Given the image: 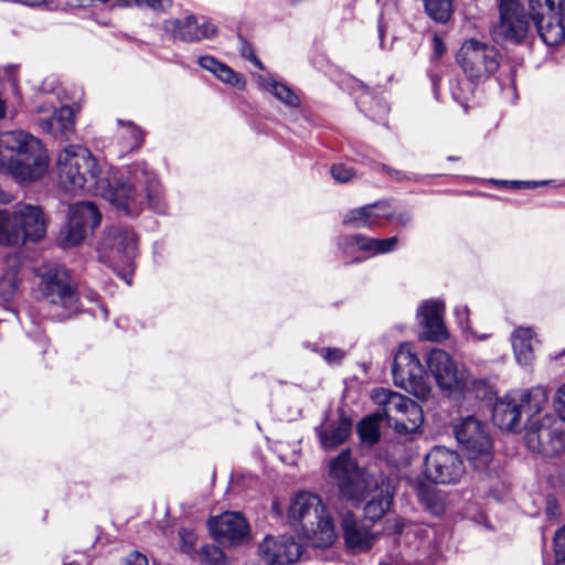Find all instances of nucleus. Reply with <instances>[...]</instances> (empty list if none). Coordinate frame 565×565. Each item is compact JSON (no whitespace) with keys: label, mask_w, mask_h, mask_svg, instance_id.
<instances>
[{"label":"nucleus","mask_w":565,"mask_h":565,"mask_svg":"<svg viewBox=\"0 0 565 565\" xmlns=\"http://www.w3.org/2000/svg\"><path fill=\"white\" fill-rule=\"evenodd\" d=\"M57 170L65 192L99 195L127 216H137L146 204L156 213L167 210L161 184L145 161L128 166V178L117 179L88 149L70 145L58 153Z\"/></svg>","instance_id":"nucleus-1"},{"label":"nucleus","mask_w":565,"mask_h":565,"mask_svg":"<svg viewBox=\"0 0 565 565\" xmlns=\"http://www.w3.org/2000/svg\"><path fill=\"white\" fill-rule=\"evenodd\" d=\"M547 402L546 391L543 387L511 391L498 398L492 409V420L501 430L515 431L522 426L525 416V444L533 452L556 450L554 444L561 443L562 434L554 427L557 418L554 415L540 416Z\"/></svg>","instance_id":"nucleus-2"},{"label":"nucleus","mask_w":565,"mask_h":565,"mask_svg":"<svg viewBox=\"0 0 565 565\" xmlns=\"http://www.w3.org/2000/svg\"><path fill=\"white\" fill-rule=\"evenodd\" d=\"M330 477L337 480L341 494L348 500L360 503L369 497V490L374 487L371 499L364 505L366 519L375 522L391 508L393 491L388 482L381 484L370 479L351 458L349 450H343L329 465Z\"/></svg>","instance_id":"nucleus-3"},{"label":"nucleus","mask_w":565,"mask_h":565,"mask_svg":"<svg viewBox=\"0 0 565 565\" xmlns=\"http://www.w3.org/2000/svg\"><path fill=\"white\" fill-rule=\"evenodd\" d=\"M0 167L19 183L41 179L49 167L47 152L40 139L23 130L0 134Z\"/></svg>","instance_id":"nucleus-4"},{"label":"nucleus","mask_w":565,"mask_h":565,"mask_svg":"<svg viewBox=\"0 0 565 565\" xmlns=\"http://www.w3.org/2000/svg\"><path fill=\"white\" fill-rule=\"evenodd\" d=\"M288 514L292 522L299 523L306 540L315 547L328 548L335 542L333 519L319 495L307 491L297 493Z\"/></svg>","instance_id":"nucleus-5"},{"label":"nucleus","mask_w":565,"mask_h":565,"mask_svg":"<svg viewBox=\"0 0 565 565\" xmlns=\"http://www.w3.org/2000/svg\"><path fill=\"white\" fill-rule=\"evenodd\" d=\"M46 227L47 220L39 205L17 203L11 214L0 211V245L39 242L45 236Z\"/></svg>","instance_id":"nucleus-6"},{"label":"nucleus","mask_w":565,"mask_h":565,"mask_svg":"<svg viewBox=\"0 0 565 565\" xmlns=\"http://www.w3.org/2000/svg\"><path fill=\"white\" fill-rule=\"evenodd\" d=\"M136 255L137 238L130 228L114 225L105 231L98 246L99 260L113 268L128 285Z\"/></svg>","instance_id":"nucleus-7"},{"label":"nucleus","mask_w":565,"mask_h":565,"mask_svg":"<svg viewBox=\"0 0 565 565\" xmlns=\"http://www.w3.org/2000/svg\"><path fill=\"white\" fill-rule=\"evenodd\" d=\"M39 278V289L43 300L52 307L54 318L64 320L79 312L77 290L64 268H45L40 270Z\"/></svg>","instance_id":"nucleus-8"},{"label":"nucleus","mask_w":565,"mask_h":565,"mask_svg":"<svg viewBox=\"0 0 565 565\" xmlns=\"http://www.w3.org/2000/svg\"><path fill=\"white\" fill-rule=\"evenodd\" d=\"M392 375L397 387L422 401L429 397V377L412 343L405 342L398 347L392 365Z\"/></svg>","instance_id":"nucleus-9"},{"label":"nucleus","mask_w":565,"mask_h":565,"mask_svg":"<svg viewBox=\"0 0 565 565\" xmlns=\"http://www.w3.org/2000/svg\"><path fill=\"white\" fill-rule=\"evenodd\" d=\"M454 434L475 469H487L492 458V441L484 425L468 416L454 425Z\"/></svg>","instance_id":"nucleus-10"},{"label":"nucleus","mask_w":565,"mask_h":565,"mask_svg":"<svg viewBox=\"0 0 565 565\" xmlns=\"http://www.w3.org/2000/svg\"><path fill=\"white\" fill-rule=\"evenodd\" d=\"M530 17L550 46L565 40V0H529Z\"/></svg>","instance_id":"nucleus-11"},{"label":"nucleus","mask_w":565,"mask_h":565,"mask_svg":"<svg viewBox=\"0 0 565 565\" xmlns=\"http://www.w3.org/2000/svg\"><path fill=\"white\" fill-rule=\"evenodd\" d=\"M457 61L472 82L483 81L499 67L498 50L477 40H468L460 47Z\"/></svg>","instance_id":"nucleus-12"},{"label":"nucleus","mask_w":565,"mask_h":565,"mask_svg":"<svg viewBox=\"0 0 565 565\" xmlns=\"http://www.w3.org/2000/svg\"><path fill=\"white\" fill-rule=\"evenodd\" d=\"M499 21L493 26V38L498 42L522 44L530 33V22L523 6L516 0H501Z\"/></svg>","instance_id":"nucleus-13"},{"label":"nucleus","mask_w":565,"mask_h":565,"mask_svg":"<svg viewBox=\"0 0 565 565\" xmlns=\"http://www.w3.org/2000/svg\"><path fill=\"white\" fill-rule=\"evenodd\" d=\"M465 471L460 456L445 447H434L425 457V476L435 483H456Z\"/></svg>","instance_id":"nucleus-14"},{"label":"nucleus","mask_w":565,"mask_h":565,"mask_svg":"<svg viewBox=\"0 0 565 565\" xmlns=\"http://www.w3.org/2000/svg\"><path fill=\"white\" fill-rule=\"evenodd\" d=\"M102 214L92 202H78L71 206L68 222L61 231L60 238L63 247L81 244L89 230L100 223Z\"/></svg>","instance_id":"nucleus-15"},{"label":"nucleus","mask_w":565,"mask_h":565,"mask_svg":"<svg viewBox=\"0 0 565 565\" xmlns=\"http://www.w3.org/2000/svg\"><path fill=\"white\" fill-rule=\"evenodd\" d=\"M387 425L397 433L411 434L416 431L424 422L420 406L409 397L395 393L388 402L385 412H376Z\"/></svg>","instance_id":"nucleus-16"},{"label":"nucleus","mask_w":565,"mask_h":565,"mask_svg":"<svg viewBox=\"0 0 565 565\" xmlns=\"http://www.w3.org/2000/svg\"><path fill=\"white\" fill-rule=\"evenodd\" d=\"M305 552L300 537L267 535L258 546L260 558L268 565H289L298 562Z\"/></svg>","instance_id":"nucleus-17"},{"label":"nucleus","mask_w":565,"mask_h":565,"mask_svg":"<svg viewBox=\"0 0 565 565\" xmlns=\"http://www.w3.org/2000/svg\"><path fill=\"white\" fill-rule=\"evenodd\" d=\"M341 531L345 550L352 555L367 553L380 535L373 532L363 521L355 518L352 512L342 515Z\"/></svg>","instance_id":"nucleus-18"},{"label":"nucleus","mask_w":565,"mask_h":565,"mask_svg":"<svg viewBox=\"0 0 565 565\" xmlns=\"http://www.w3.org/2000/svg\"><path fill=\"white\" fill-rule=\"evenodd\" d=\"M427 365L440 390L454 394L462 381L466 369L459 370L451 356L441 349L429 352Z\"/></svg>","instance_id":"nucleus-19"},{"label":"nucleus","mask_w":565,"mask_h":565,"mask_svg":"<svg viewBox=\"0 0 565 565\" xmlns=\"http://www.w3.org/2000/svg\"><path fill=\"white\" fill-rule=\"evenodd\" d=\"M166 32L170 33L174 39L183 42H196L202 39H212L216 35L217 29L210 21L199 20L192 15H185L179 19H168L163 23Z\"/></svg>","instance_id":"nucleus-20"},{"label":"nucleus","mask_w":565,"mask_h":565,"mask_svg":"<svg viewBox=\"0 0 565 565\" xmlns=\"http://www.w3.org/2000/svg\"><path fill=\"white\" fill-rule=\"evenodd\" d=\"M338 247L344 255H350L355 250L366 253L369 256L388 254L397 248L398 238L392 236L387 238H374L362 234L341 235L338 238Z\"/></svg>","instance_id":"nucleus-21"},{"label":"nucleus","mask_w":565,"mask_h":565,"mask_svg":"<svg viewBox=\"0 0 565 565\" xmlns=\"http://www.w3.org/2000/svg\"><path fill=\"white\" fill-rule=\"evenodd\" d=\"M211 534L220 542L237 544L248 535L249 527L239 512H225L209 521Z\"/></svg>","instance_id":"nucleus-22"},{"label":"nucleus","mask_w":565,"mask_h":565,"mask_svg":"<svg viewBox=\"0 0 565 565\" xmlns=\"http://www.w3.org/2000/svg\"><path fill=\"white\" fill-rule=\"evenodd\" d=\"M445 305L439 300H427L419 307L417 316L423 327V337L430 341H438L447 335L443 321Z\"/></svg>","instance_id":"nucleus-23"},{"label":"nucleus","mask_w":565,"mask_h":565,"mask_svg":"<svg viewBox=\"0 0 565 565\" xmlns=\"http://www.w3.org/2000/svg\"><path fill=\"white\" fill-rule=\"evenodd\" d=\"M118 126L111 151L118 158H122L142 145L145 132L131 121L118 119Z\"/></svg>","instance_id":"nucleus-24"},{"label":"nucleus","mask_w":565,"mask_h":565,"mask_svg":"<svg viewBox=\"0 0 565 565\" xmlns=\"http://www.w3.org/2000/svg\"><path fill=\"white\" fill-rule=\"evenodd\" d=\"M41 127L56 139H70L74 132V114L70 106L54 110L50 118L41 119Z\"/></svg>","instance_id":"nucleus-25"},{"label":"nucleus","mask_w":565,"mask_h":565,"mask_svg":"<svg viewBox=\"0 0 565 565\" xmlns=\"http://www.w3.org/2000/svg\"><path fill=\"white\" fill-rule=\"evenodd\" d=\"M512 348L519 364L527 365L533 360V331L519 328L512 333Z\"/></svg>","instance_id":"nucleus-26"},{"label":"nucleus","mask_w":565,"mask_h":565,"mask_svg":"<svg viewBox=\"0 0 565 565\" xmlns=\"http://www.w3.org/2000/svg\"><path fill=\"white\" fill-rule=\"evenodd\" d=\"M416 494L423 505L434 515H441L446 510V499L441 491L430 484L419 482Z\"/></svg>","instance_id":"nucleus-27"},{"label":"nucleus","mask_w":565,"mask_h":565,"mask_svg":"<svg viewBox=\"0 0 565 565\" xmlns=\"http://www.w3.org/2000/svg\"><path fill=\"white\" fill-rule=\"evenodd\" d=\"M492 386L486 379H477L467 370L462 375V381L454 394L470 395L477 399L490 398L492 395Z\"/></svg>","instance_id":"nucleus-28"},{"label":"nucleus","mask_w":565,"mask_h":565,"mask_svg":"<svg viewBox=\"0 0 565 565\" xmlns=\"http://www.w3.org/2000/svg\"><path fill=\"white\" fill-rule=\"evenodd\" d=\"M356 105L366 116L374 120L384 118L390 110L387 103L383 98L373 96L367 88H364L356 97Z\"/></svg>","instance_id":"nucleus-29"},{"label":"nucleus","mask_w":565,"mask_h":565,"mask_svg":"<svg viewBox=\"0 0 565 565\" xmlns=\"http://www.w3.org/2000/svg\"><path fill=\"white\" fill-rule=\"evenodd\" d=\"M352 422L341 417L329 430L320 434V440L326 449H332L347 440L351 434Z\"/></svg>","instance_id":"nucleus-30"},{"label":"nucleus","mask_w":565,"mask_h":565,"mask_svg":"<svg viewBox=\"0 0 565 565\" xmlns=\"http://www.w3.org/2000/svg\"><path fill=\"white\" fill-rule=\"evenodd\" d=\"M262 88L273 94L278 100L290 107H297L300 104L298 96L284 83L277 82L265 76L258 77Z\"/></svg>","instance_id":"nucleus-31"},{"label":"nucleus","mask_w":565,"mask_h":565,"mask_svg":"<svg viewBox=\"0 0 565 565\" xmlns=\"http://www.w3.org/2000/svg\"><path fill=\"white\" fill-rule=\"evenodd\" d=\"M383 419L376 412L363 418L358 425V434L363 443L373 445L380 439V423Z\"/></svg>","instance_id":"nucleus-32"},{"label":"nucleus","mask_w":565,"mask_h":565,"mask_svg":"<svg viewBox=\"0 0 565 565\" xmlns=\"http://www.w3.org/2000/svg\"><path fill=\"white\" fill-rule=\"evenodd\" d=\"M376 205H364L358 209L350 210L343 217V224L355 228L373 227L374 215L372 209Z\"/></svg>","instance_id":"nucleus-33"},{"label":"nucleus","mask_w":565,"mask_h":565,"mask_svg":"<svg viewBox=\"0 0 565 565\" xmlns=\"http://www.w3.org/2000/svg\"><path fill=\"white\" fill-rule=\"evenodd\" d=\"M426 13L436 22L446 23L452 10L451 0H424Z\"/></svg>","instance_id":"nucleus-34"},{"label":"nucleus","mask_w":565,"mask_h":565,"mask_svg":"<svg viewBox=\"0 0 565 565\" xmlns=\"http://www.w3.org/2000/svg\"><path fill=\"white\" fill-rule=\"evenodd\" d=\"M469 308L466 305H460L455 308V316L462 331L466 333L467 339H472L476 341H486L490 338L489 333H477L470 327L469 320Z\"/></svg>","instance_id":"nucleus-35"},{"label":"nucleus","mask_w":565,"mask_h":565,"mask_svg":"<svg viewBox=\"0 0 565 565\" xmlns=\"http://www.w3.org/2000/svg\"><path fill=\"white\" fill-rule=\"evenodd\" d=\"M204 565H225L226 556L216 545H204L195 556Z\"/></svg>","instance_id":"nucleus-36"},{"label":"nucleus","mask_w":565,"mask_h":565,"mask_svg":"<svg viewBox=\"0 0 565 565\" xmlns=\"http://www.w3.org/2000/svg\"><path fill=\"white\" fill-rule=\"evenodd\" d=\"M178 548L181 553L189 555L191 558H194L198 554L195 551V545L198 541V535L192 529L181 527L178 532Z\"/></svg>","instance_id":"nucleus-37"},{"label":"nucleus","mask_w":565,"mask_h":565,"mask_svg":"<svg viewBox=\"0 0 565 565\" xmlns=\"http://www.w3.org/2000/svg\"><path fill=\"white\" fill-rule=\"evenodd\" d=\"M215 76L223 83L228 84L238 89H243L246 84L244 77L239 73L233 71L225 64L221 65Z\"/></svg>","instance_id":"nucleus-38"},{"label":"nucleus","mask_w":565,"mask_h":565,"mask_svg":"<svg viewBox=\"0 0 565 565\" xmlns=\"http://www.w3.org/2000/svg\"><path fill=\"white\" fill-rule=\"evenodd\" d=\"M554 553L556 565H565V525L554 536Z\"/></svg>","instance_id":"nucleus-39"},{"label":"nucleus","mask_w":565,"mask_h":565,"mask_svg":"<svg viewBox=\"0 0 565 565\" xmlns=\"http://www.w3.org/2000/svg\"><path fill=\"white\" fill-rule=\"evenodd\" d=\"M238 42L241 56L250 61L259 70H264L262 61L256 56L253 46L245 40V38L238 35Z\"/></svg>","instance_id":"nucleus-40"},{"label":"nucleus","mask_w":565,"mask_h":565,"mask_svg":"<svg viewBox=\"0 0 565 565\" xmlns=\"http://www.w3.org/2000/svg\"><path fill=\"white\" fill-rule=\"evenodd\" d=\"M396 392L380 387L374 388L371 394L372 401L380 407L377 412H385L388 406V402H391V397L395 395Z\"/></svg>","instance_id":"nucleus-41"},{"label":"nucleus","mask_w":565,"mask_h":565,"mask_svg":"<svg viewBox=\"0 0 565 565\" xmlns=\"http://www.w3.org/2000/svg\"><path fill=\"white\" fill-rule=\"evenodd\" d=\"M331 175L335 181L344 183L355 175V171L345 163H335L331 167Z\"/></svg>","instance_id":"nucleus-42"},{"label":"nucleus","mask_w":565,"mask_h":565,"mask_svg":"<svg viewBox=\"0 0 565 565\" xmlns=\"http://www.w3.org/2000/svg\"><path fill=\"white\" fill-rule=\"evenodd\" d=\"M319 354L328 364H340L345 356V352L338 348H322Z\"/></svg>","instance_id":"nucleus-43"},{"label":"nucleus","mask_w":565,"mask_h":565,"mask_svg":"<svg viewBox=\"0 0 565 565\" xmlns=\"http://www.w3.org/2000/svg\"><path fill=\"white\" fill-rule=\"evenodd\" d=\"M372 205H376L372 209V213L374 215V226L380 224L382 218H392L394 214L388 210V202L380 201L373 203Z\"/></svg>","instance_id":"nucleus-44"},{"label":"nucleus","mask_w":565,"mask_h":565,"mask_svg":"<svg viewBox=\"0 0 565 565\" xmlns=\"http://www.w3.org/2000/svg\"><path fill=\"white\" fill-rule=\"evenodd\" d=\"M198 63L202 68L213 73L214 75H216L223 64L212 56H201L199 57Z\"/></svg>","instance_id":"nucleus-45"},{"label":"nucleus","mask_w":565,"mask_h":565,"mask_svg":"<svg viewBox=\"0 0 565 565\" xmlns=\"http://www.w3.org/2000/svg\"><path fill=\"white\" fill-rule=\"evenodd\" d=\"M171 6V0H145L142 8H149L153 11H164Z\"/></svg>","instance_id":"nucleus-46"},{"label":"nucleus","mask_w":565,"mask_h":565,"mask_svg":"<svg viewBox=\"0 0 565 565\" xmlns=\"http://www.w3.org/2000/svg\"><path fill=\"white\" fill-rule=\"evenodd\" d=\"M545 512L550 519H557L559 516L558 502L554 497L546 498Z\"/></svg>","instance_id":"nucleus-47"},{"label":"nucleus","mask_w":565,"mask_h":565,"mask_svg":"<svg viewBox=\"0 0 565 565\" xmlns=\"http://www.w3.org/2000/svg\"><path fill=\"white\" fill-rule=\"evenodd\" d=\"M379 169L385 173H387L393 180L402 181L407 179L404 172L399 170L392 169L385 164H377Z\"/></svg>","instance_id":"nucleus-48"},{"label":"nucleus","mask_w":565,"mask_h":565,"mask_svg":"<svg viewBox=\"0 0 565 565\" xmlns=\"http://www.w3.org/2000/svg\"><path fill=\"white\" fill-rule=\"evenodd\" d=\"M557 413H558L559 419L565 422V383L558 390Z\"/></svg>","instance_id":"nucleus-49"},{"label":"nucleus","mask_w":565,"mask_h":565,"mask_svg":"<svg viewBox=\"0 0 565 565\" xmlns=\"http://www.w3.org/2000/svg\"><path fill=\"white\" fill-rule=\"evenodd\" d=\"M557 413H558L559 419L565 422V383L558 390Z\"/></svg>","instance_id":"nucleus-50"},{"label":"nucleus","mask_w":565,"mask_h":565,"mask_svg":"<svg viewBox=\"0 0 565 565\" xmlns=\"http://www.w3.org/2000/svg\"><path fill=\"white\" fill-rule=\"evenodd\" d=\"M125 565H148V559L143 554L134 552L129 555Z\"/></svg>","instance_id":"nucleus-51"},{"label":"nucleus","mask_w":565,"mask_h":565,"mask_svg":"<svg viewBox=\"0 0 565 565\" xmlns=\"http://www.w3.org/2000/svg\"><path fill=\"white\" fill-rule=\"evenodd\" d=\"M498 183L500 184H511V186L513 188H535L537 185H541V184H545L546 182L543 181V182H521V181H497Z\"/></svg>","instance_id":"nucleus-52"},{"label":"nucleus","mask_w":565,"mask_h":565,"mask_svg":"<svg viewBox=\"0 0 565 565\" xmlns=\"http://www.w3.org/2000/svg\"><path fill=\"white\" fill-rule=\"evenodd\" d=\"M395 218L401 226L406 227V226L411 225V223L413 221V215L409 211H403V212L398 213L395 216Z\"/></svg>","instance_id":"nucleus-53"},{"label":"nucleus","mask_w":565,"mask_h":565,"mask_svg":"<svg viewBox=\"0 0 565 565\" xmlns=\"http://www.w3.org/2000/svg\"><path fill=\"white\" fill-rule=\"evenodd\" d=\"M433 46H434V54L436 57H440L444 53H445V44L443 42V40L435 35L433 38Z\"/></svg>","instance_id":"nucleus-54"},{"label":"nucleus","mask_w":565,"mask_h":565,"mask_svg":"<svg viewBox=\"0 0 565 565\" xmlns=\"http://www.w3.org/2000/svg\"><path fill=\"white\" fill-rule=\"evenodd\" d=\"M393 529L394 533L402 534L405 529V522L403 520H395Z\"/></svg>","instance_id":"nucleus-55"},{"label":"nucleus","mask_w":565,"mask_h":565,"mask_svg":"<svg viewBox=\"0 0 565 565\" xmlns=\"http://www.w3.org/2000/svg\"><path fill=\"white\" fill-rule=\"evenodd\" d=\"M15 71H17V67L14 65H9L3 68L4 74L10 78L14 76Z\"/></svg>","instance_id":"nucleus-56"},{"label":"nucleus","mask_w":565,"mask_h":565,"mask_svg":"<svg viewBox=\"0 0 565 565\" xmlns=\"http://www.w3.org/2000/svg\"><path fill=\"white\" fill-rule=\"evenodd\" d=\"M9 202H10L9 194H3L2 196H0V203H9Z\"/></svg>","instance_id":"nucleus-57"},{"label":"nucleus","mask_w":565,"mask_h":565,"mask_svg":"<svg viewBox=\"0 0 565 565\" xmlns=\"http://www.w3.org/2000/svg\"><path fill=\"white\" fill-rule=\"evenodd\" d=\"M379 565H392V564L388 562H381Z\"/></svg>","instance_id":"nucleus-58"},{"label":"nucleus","mask_w":565,"mask_h":565,"mask_svg":"<svg viewBox=\"0 0 565 565\" xmlns=\"http://www.w3.org/2000/svg\"><path fill=\"white\" fill-rule=\"evenodd\" d=\"M379 33H380V36L382 38L383 36V30L381 28L379 29Z\"/></svg>","instance_id":"nucleus-59"},{"label":"nucleus","mask_w":565,"mask_h":565,"mask_svg":"<svg viewBox=\"0 0 565 565\" xmlns=\"http://www.w3.org/2000/svg\"><path fill=\"white\" fill-rule=\"evenodd\" d=\"M102 3H106L108 2L109 0H99Z\"/></svg>","instance_id":"nucleus-60"}]
</instances>
